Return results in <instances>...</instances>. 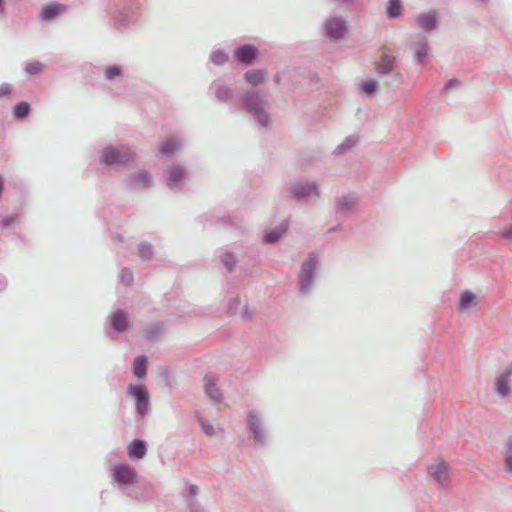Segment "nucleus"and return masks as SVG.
I'll list each match as a JSON object with an SVG mask.
<instances>
[{
  "label": "nucleus",
  "mask_w": 512,
  "mask_h": 512,
  "mask_svg": "<svg viewBox=\"0 0 512 512\" xmlns=\"http://www.w3.org/2000/svg\"><path fill=\"white\" fill-rule=\"evenodd\" d=\"M204 390L206 395L214 402L220 403L223 400V395L214 379L208 375L204 377Z\"/></svg>",
  "instance_id": "4be33fe9"
},
{
  "label": "nucleus",
  "mask_w": 512,
  "mask_h": 512,
  "mask_svg": "<svg viewBox=\"0 0 512 512\" xmlns=\"http://www.w3.org/2000/svg\"><path fill=\"white\" fill-rule=\"evenodd\" d=\"M402 0H388L386 4V15L389 19H397L403 14Z\"/></svg>",
  "instance_id": "bb28decb"
},
{
  "label": "nucleus",
  "mask_w": 512,
  "mask_h": 512,
  "mask_svg": "<svg viewBox=\"0 0 512 512\" xmlns=\"http://www.w3.org/2000/svg\"><path fill=\"white\" fill-rule=\"evenodd\" d=\"M416 26L426 32L430 33L438 28L439 19L436 9H431L426 12L419 13L415 18Z\"/></svg>",
  "instance_id": "ddd939ff"
},
{
  "label": "nucleus",
  "mask_w": 512,
  "mask_h": 512,
  "mask_svg": "<svg viewBox=\"0 0 512 512\" xmlns=\"http://www.w3.org/2000/svg\"><path fill=\"white\" fill-rule=\"evenodd\" d=\"M504 469L507 473H512V438H509L506 444Z\"/></svg>",
  "instance_id": "4c0bfd02"
},
{
  "label": "nucleus",
  "mask_w": 512,
  "mask_h": 512,
  "mask_svg": "<svg viewBox=\"0 0 512 512\" xmlns=\"http://www.w3.org/2000/svg\"><path fill=\"white\" fill-rule=\"evenodd\" d=\"M342 229L341 225H336L328 230L329 233H334Z\"/></svg>",
  "instance_id": "6e6d98bb"
},
{
  "label": "nucleus",
  "mask_w": 512,
  "mask_h": 512,
  "mask_svg": "<svg viewBox=\"0 0 512 512\" xmlns=\"http://www.w3.org/2000/svg\"><path fill=\"white\" fill-rule=\"evenodd\" d=\"M267 76V71L265 69H252L248 70L243 74V79L253 85L257 86L261 84Z\"/></svg>",
  "instance_id": "393cba45"
},
{
  "label": "nucleus",
  "mask_w": 512,
  "mask_h": 512,
  "mask_svg": "<svg viewBox=\"0 0 512 512\" xmlns=\"http://www.w3.org/2000/svg\"><path fill=\"white\" fill-rule=\"evenodd\" d=\"M138 255L142 260H151L154 256V248L153 246L148 242H140L138 244Z\"/></svg>",
  "instance_id": "72a5a7b5"
},
{
  "label": "nucleus",
  "mask_w": 512,
  "mask_h": 512,
  "mask_svg": "<svg viewBox=\"0 0 512 512\" xmlns=\"http://www.w3.org/2000/svg\"><path fill=\"white\" fill-rule=\"evenodd\" d=\"M211 222L213 224H218V225H222V226H227V225H232L233 224V221H232V218L231 217H223V218H219L217 222L211 220Z\"/></svg>",
  "instance_id": "8fccbe9b"
},
{
  "label": "nucleus",
  "mask_w": 512,
  "mask_h": 512,
  "mask_svg": "<svg viewBox=\"0 0 512 512\" xmlns=\"http://www.w3.org/2000/svg\"><path fill=\"white\" fill-rule=\"evenodd\" d=\"M289 228V223L287 220L281 222L278 226L266 230L262 237V242L264 244H276L281 238L287 233Z\"/></svg>",
  "instance_id": "f3484780"
},
{
  "label": "nucleus",
  "mask_w": 512,
  "mask_h": 512,
  "mask_svg": "<svg viewBox=\"0 0 512 512\" xmlns=\"http://www.w3.org/2000/svg\"><path fill=\"white\" fill-rule=\"evenodd\" d=\"M512 376V372L508 367L505 368L504 372L497 377L496 380V392L501 397H507L510 394L509 378Z\"/></svg>",
  "instance_id": "b1692460"
},
{
  "label": "nucleus",
  "mask_w": 512,
  "mask_h": 512,
  "mask_svg": "<svg viewBox=\"0 0 512 512\" xmlns=\"http://www.w3.org/2000/svg\"><path fill=\"white\" fill-rule=\"evenodd\" d=\"M475 299H476V296L473 292L468 291V290L463 291L460 294L459 308L461 310L468 309L473 304Z\"/></svg>",
  "instance_id": "c9c22d12"
},
{
  "label": "nucleus",
  "mask_w": 512,
  "mask_h": 512,
  "mask_svg": "<svg viewBox=\"0 0 512 512\" xmlns=\"http://www.w3.org/2000/svg\"><path fill=\"white\" fill-rule=\"evenodd\" d=\"M332 1L339 5L348 6V5L354 4L357 0H332Z\"/></svg>",
  "instance_id": "603ef678"
},
{
  "label": "nucleus",
  "mask_w": 512,
  "mask_h": 512,
  "mask_svg": "<svg viewBox=\"0 0 512 512\" xmlns=\"http://www.w3.org/2000/svg\"><path fill=\"white\" fill-rule=\"evenodd\" d=\"M136 152L126 144L108 145L99 152V161L106 166H126L135 160Z\"/></svg>",
  "instance_id": "20e7f679"
},
{
  "label": "nucleus",
  "mask_w": 512,
  "mask_h": 512,
  "mask_svg": "<svg viewBox=\"0 0 512 512\" xmlns=\"http://www.w3.org/2000/svg\"><path fill=\"white\" fill-rule=\"evenodd\" d=\"M398 61L395 55L390 53H382L375 62V72L379 77L391 74L397 70Z\"/></svg>",
  "instance_id": "4468645a"
},
{
  "label": "nucleus",
  "mask_w": 512,
  "mask_h": 512,
  "mask_svg": "<svg viewBox=\"0 0 512 512\" xmlns=\"http://www.w3.org/2000/svg\"><path fill=\"white\" fill-rule=\"evenodd\" d=\"M383 78V84L390 89H396L403 83L404 77L400 71H395L391 74L385 75Z\"/></svg>",
  "instance_id": "c85d7f7f"
},
{
  "label": "nucleus",
  "mask_w": 512,
  "mask_h": 512,
  "mask_svg": "<svg viewBox=\"0 0 512 512\" xmlns=\"http://www.w3.org/2000/svg\"><path fill=\"white\" fill-rule=\"evenodd\" d=\"M178 147L179 142L175 138H170L161 145L160 151L164 155H173Z\"/></svg>",
  "instance_id": "e433bc0d"
},
{
  "label": "nucleus",
  "mask_w": 512,
  "mask_h": 512,
  "mask_svg": "<svg viewBox=\"0 0 512 512\" xmlns=\"http://www.w3.org/2000/svg\"><path fill=\"white\" fill-rule=\"evenodd\" d=\"M148 359L145 355L138 356L133 362V374L135 377L141 379L147 374Z\"/></svg>",
  "instance_id": "cd10ccee"
},
{
  "label": "nucleus",
  "mask_w": 512,
  "mask_h": 512,
  "mask_svg": "<svg viewBox=\"0 0 512 512\" xmlns=\"http://www.w3.org/2000/svg\"><path fill=\"white\" fill-rule=\"evenodd\" d=\"M359 138L356 135H350L345 138L333 151L334 155L341 156L348 153L353 147L358 144Z\"/></svg>",
  "instance_id": "a878e982"
},
{
  "label": "nucleus",
  "mask_w": 512,
  "mask_h": 512,
  "mask_svg": "<svg viewBox=\"0 0 512 512\" xmlns=\"http://www.w3.org/2000/svg\"><path fill=\"white\" fill-rule=\"evenodd\" d=\"M247 428L252 433L254 441L261 446L268 442V434L263 426V419L256 410H249L246 420Z\"/></svg>",
  "instance_id": "6e6552de"
},
{
  "label": "nucleus",
  "mask_w": 512,
  "mask_h": 512,
  "mask_svg": "<svg viewBox=\"0 0 512 512\" xmlns=\"http://www.w3.org/2000/svg\"><path fill=\"white\" fill-rule=\"evenodd\" d=\"M240 317L244 320L250 321L252 319V314L247 305L241 308Z\"/></svg>",
  "instance_id": "de8ad7c7"
},
{
  "label": "nucleus",
  "mask_w": 512,
  "mask_h": 512,
  "mask_svg": "<svg viewBox=\"0 0 512 512\" xmlns=\"http://www.w3.org/2000/svg\"><path fill=\"white\" fill-rule=\"evenodd\" d=\"M19 218L18 214H12L8 216H3L1 218L0 224L3 228L10 227L13 223H15Z\"/></svg>",
  "instance_id": "79ce46f5"
},
{
  "label": "nucleus",
  "mask_w": 512,
  "mask_h": 512,
  "mask_svg": "<svg viewBox=\"0 0 512 512\" xmlns=\"http://www.w3.org/2000/svg\"><path fill=\"white\" fill-rule=\"evenodd\" d=\"M106 13L110 26L124 32L138 23L141 15L140 4L137 0H110Z\"/></svg>",
  "instance_id": "f257e3e1"
},
{
  "label": "nucleus",
  "mask_w": 512,
  "mask_h": 512,
  "mask_svg": "<svg viewBox=\"0 0 512 512\" xmlns=\"http://www.w3.org/2000/svg\"><path fill=\"white\" fill-rule=\"evenodd\" d=\"M119 278H120V282L122 284L126 285V286L131 285L133 283V280H134L133 273L127 267H124L121 270Z\"/></svg>",
  "instance_id": "ea45409f"
},
{
  "label": "nucleus",
  "mask_w": 512,
  "mask_h": 512,
  "mask_svg": "<svg viewBox=\"0 0 512 512\" xmlns=\"http://www.w3.org/2000/svg\"><path fill=\"white\" fill-rule=\"evenodd\" d=\"M127 395L132 397L135 401L137 417L144 418L150 413V393L144 384H129L127 387Z\"/></svg>",
  "instance_id": "423d86ee"
},
{
  "label": "nucleus",
  "mask_w": 512,
  "mask_h": 512,
  "mask_svg": "<svg viewBox=\"0 0 512 512\" xmlns=\"http://www.w3.org/2000/svg\"><path fill=\"white\" fill-rule=\"evenodd\" d=\"M195 417L201 429L207 436H214L216 434L214 426L210 422H208L200 412H196Z\"/></svg>",
  "instance_id": "f704fd0d"
},
{
  "label": "nucleus",
  "mask_w": 512,
  "mask_h": 512,
  "mask_svg": "<svg viewBox=\"0 0 512 512\" xmlns=\"http://www.w3.org/2000/svg\"><path fill=\"white\" fill-rule=\"evenodd\" d=\"M239 304H240V298L239 297H234V298L230 299V301L228 303V311L231 314H236V309H237Z\"/></svg>",
  "instance_id": "a18cd8bd"
},
{
  "label": "nucleus",
  "mask_w": 512,
  "mask_h": 512,
  "mask_svg": "<svg viewBox=\"0 0 512 512\" xmlns=\"http://www.w3.org/2000/svg\"><path fill=\"white\" fill-rule=\"evenodd\" d=\"M211 88L214 89L215 97L220 102L231 103L234 98L233 89L220 81H213Z\"/></svg>",
  "instance_id": "6ab92c4d"
},
{
  "label": "nucleus",
  "mask_w": 512,
  "mask_h": 512,
  "mask_svg": "<svg viewBox=\"0 0 512 512\" xmlns=\"http://www.w3.org/2000/svg\"><path fill=\"white\" fill-rule=\"evenodd\" d=\"M507 367L509 368V370L512 372V361L507 365Z\"/></svg>",
  "instance_id": "bf43d9fd"
},
{
  "label": "nucleus",
  "mask_w": 512,
  "mask_h": 512,
  "mask_svg": "<svg viewBox=\"0 0 512 512\" xmlns=\"http://www.w3.org/2000/svg\"><path fill=\"white\" fill-rule=\"evenodd\" d=\"M30 110V104L26 101H21L14 106L13 116L16 120H23L29 115Z\"/></svg>",
  "instance_id": "7c9ffc66"
},
{
  "label": "nucleus",
  "mask_w": 512,
  "mask_h": 512,
  "mask_svg": "<svg viewBox=\"0 0 512 512\" xmlns=\"http://www.w3.org/2000/svg\"><path fill=\"white\" fill-rule=\"evenodd\" d=\"M187 492L190 496H196L199 492V488L195 484H189L187 486Z\"/></svg>",
  "instance_id": "3c124183"
},
{
  "label": "nucleus",
  "mask_w": 512,
  "mask_h": 512,
  "mask_svg": "<svg viewBox=\"0 0 512 512\" xmlns=\"http://www.w3.org/2000/svg\"><path fill=\"white\" fill-rule=\"evenodd\" d=\"M240 103L260 128H268L270 126L271 118L267 111L268 103L257 89L246 90L240 96Z\"/></svg>",
  "instance_id": "f03ea898"
},
{
  "label": "nucleus",
  "mask_w": 512,
  "mask_h": 512,
  "mask_svg": "<svg viewBox=\"0 0 512 512\" xmlns=\"http://www.w3.org/2000/svg\"><path fill=\"white\" fill-rule=\"evenodd\" d=\"M260 55L258 47L253 44H243L236 47L233 51L234 59L243 66L254 65Z\"/></svg>",
  "instance_id": "f8f14e48"
},
{
  "label": "nucleus",
  "mask_w": 512,
  "mask_h": 512,
  "mask_svg": "<svg viewBox=\"0 0 512 512\" xmlns=\"http://www.w3.org/2000/svg\"><path fill=\"white\" fill-rule=\"evenodd\" d=\"M65 10H66V6L64 4H60V3L45 4L41 9L39 17L42 21H46V22L52 21V20H55Z\"/></svg>",
  "instance_id": "aec40b11"
},
{
  "label": "nucleus",
  "mask_w": 512,
  "mask_h": 512,
  "mask_svg": "<svg viewBox=\"0 0 512 512\" xmlns=\"http://www.w3.org/2000/svg\"><path fill=\"white\" fill-rule=\"evenodd\" d=\"M152 182L151 173L145 169L127 175L124 180L126 188L132 191L147 190L151 187Z\"/></svg>",
  "instance_id": "9d476101"
},
{
  "label": "nucleus",
  "mask_w": 512,
  "mask_h": 512,
  "mask_svg": "<svg viewBox=\"0 0 512 512\" xmlns=\"http://www.w3.org/2000/svg\"><path fill=\"white\" fill-rule=\"evenodd\" d=\"M320 259L316 252H310L301 263L297 273V289L300 295L309 296L314 290Z\"/></svg>",
  "instance_id": "7ed1b4c3"
},
{
  "label": "nucleus",
  "mask_w": 512,
  "mask_h": 512,
  "mask_svg": "<svg viewBox=\"0 0 512 512\" xmlns=\"http://www.w3.org/2000/svg\"><path fill=\"white\" fill-rule=\"evenodd\" d=\"M5 0H0V19L5 16Z\"/></svg>",
  "instance_id": "5fc2aeb1"
},
{
  "label": "nucleus",
  "mask_w": 512,
  "mask_h": 512,
  "mask_svg": "<svg viewBox=\"0 0 512 512\" xmlns=\"http://www.w3.org/2000/svg\"><path fill=\"white\" fill-rule=\"evenodd\" d=\"M109 322L111 328L117 333H123L129 328L128 314L123 309L115 310L109 316Z\"/></svg>",
  "instance_id": "dca6fc26"
},
{
  "label": "nucleus",
  "mask_w": 512,
  "mask_h": 512,
  "mask_svg": "<svg viewBox=\"0 0 512 512\" xmlns=\"http://www.w3.org/2000/svg\"><path fill=\"white\" fill-rule=\"evenodd\" d=\"M112 478L119 485L124 493L133 499L140 500L142 496L135 491L126 488V486L134 485L138 482L139 475L136 469L126 463H116L111 468Z\"/></svg>",
  "instance_id": "39448f33"
},
{
  "label": "nucleus",
  "mask_w": 512,
  "mask_h": 512,
  "mask_svg": "<svg viewBox=\"0 0 512 512\" xmlns=\"http://www.w3.org/2000/svg\"><path fill=\"white\" fill-rule=\"evenodd\" d=\"M429 474L442 487H446L449 483V465L442 461L438 464L431 465L428 469Z\"/></svg>",
  "instance_id": "a211bd4d"
},
{
  "label": "nucleus",
  "mask_w": 512,
  "mask_h": 512,
  "mask_svg": "<svg viewBox=\"0 0 512 512\" xmlns=\"http://www.w3.org/2000/svg\"><path fill=\"white\" fill-rule=\"evenodd\" d=\"M289 196L297 201L320 197V186L316 181H294L289 187Z\"/></svg>",
  "instance_id": "0eeeda50"
},
{
  "label": "nucleus",
  "mask_w": 512,
  "mask_h": 512,
  "mask_svg": "<svg viewBox=\"0 0 512 512\" xmlns=\"http://www.w3.org/2000/svg\"><path fill=\"white\" fill-rule=\"evenodd\" d=\"M324 35L330 40L343 39L348 31V23L341 16L329 17L323 25Z\"/></svg>",
  "instance_id": "1a4fd4ad"
},
{
  "label": "nucleus",
  "mask_w": 512,
  "mask_h": 512,
  "mask_svg": "<svg viewBox=\"0 0 512 512\" xmlns=\"http://www.w3.org/2000/svg\"><path fill=\"white\" fill-rule=\"evenodd\" d=\"M127 454L131 459H143L147 454L146 441L139 438L133 439L127 446Z\"/></svg>",
  "instance_id": "412c9836"
},
{
  "label": "nucleus",
  "mask_w": 512,
  "mask_h": 512,
  "mask_svg": "<svg viewBox=\"0 0 512 512\" xmlns=\"http://www.w3.org/2000/svg\"><path fill=\"white\" fill-rule=\"evenodd\" d=\"M210 62L216 66H223L229 60V55L222 49L212 51L209 58Z\"/></svg>",
  "instance_id": "473e14b6"
},
{
  "label": "nucleus",
  "mask_w": 512,
  "mask_h": 512,
  "mask_svg": "<svg viewBox=\"0 0 512 512\" xmlns=\"http://www.w3.org/2000/svg\"><path fill=\"white\" fill-rule=\"evenodd\" d=\"M113 239L115 241H118V242H122L123 241V237L120 234L113 235Z\"/></svg>",
  "instance_id": "4d7b16f0"
},
{
  "label": "nucleus",
  "mask_w": 512,
  "mask_h": 512,
  "mask_svg": "<svg viewBox=\"0 0 512 512\" xmlns=\"http://www.w3.org/2000/svg\"><path fill=\"white\" fill-rule=\"evenodd\" d=\"M123 76V68L121 65L114 64L104 69V77L108 81H115Z\"/></svg>",
  "instance_id": "2f4dec72"
},
{
  "label": "nucleus",
  "mask_w": 512,
  "mask_h": 512,
  "mask_svg": "<svg viewBox=\"0 0 512 512\" xmlns=\"http://www.w3.org/2000/svg\"><path fill=\"white\" fill-rule=\"evenodd\" d=\"M499 235L503 239L511 240L512 239V225L505 228L504 230L499 232Z\"/></svg>",
  "instance_id": "09e8293b"
},
{
  "label": "nucleus",
  "mask_w": 512,
  "mask_h": 512,
  "mask_svg": "<svg viewBox=\"0 0 512 512\" xmlns=\"http://www.w3.org/2000/svg\"><path fill=\"white\" fill-rule=\"evenodd\" d=\"M460 85V80H458L457 78H451L444 84L442 91L447 93L451 89L460 87Z\"/></svg>",
  "instance_id": "37998d69"
},
{
  "label": "nucleus",
  "mask_w": 512,
  "mask_h": 512,
  "mask_svg": "<svg viewBox=\"0 0 512 512\" xmlns=\"http://www.w3.org/2000/svg\"><path fill=\"white\" fill-rule=\"evenodd\" d=\"M7 286V280L3 275H0V292L3 291Z\"/></svg>",
  "instance_id": "864d4df0"
},
{
  "label": "nucleus",
  "mask_w": 512,
  "mask_h": 512,
  "mask_svg": "<svg viewBox=\"0 0 512 512\" xmlns=\"http://www.w3.org/2000/svg\"><path fill=\"white\" fill-rule=\"evenodd\" d=\"M187 170L180 164H172L167 167L163 179L167 187L172 191L181 190V182L186 179Z\"/></svg>",
  "instance_id": "9b49d317"
},
{
  "label": "nucleus",
  "mask_w": 512,
  "mask_h": 512,
  "mask_svg": "<svg viewBox=\"0 0 512 512\" xmlns=\"http://www.w3.org/2000/svg\"><path fill=\"white\" fill-rule=\"evenodd\" d=\"M221 261L228 272L233 271V269L235 268V266L237 264L236 257L231 252L224 253L221 257Z\"/></svg>",
  "instance_id": "58836bf2"
},
{
  "label": "nucleus",
  "mask_w": 512,
  "mask_h": 512,
  "mask_svg": "<svg viewBox=\"0 0 512 512\" xmlns=\"http://www.w3.org/2000/svg\"><path fill=\"white\" fill-rule=\"evenodd\" d=\"M430 53V46L428 40L424 37L415 46L413 60L418 65L426 63L427 57Z\"/></svg>",
  "instance_id": "5701e85b"
},
{
  "label": "nucleus",
  "mask_w": 512,
  "mask_h": 512,
  "mask_svg": "<svg viewBox=\"0 0 512 512\" xmlns=\"http://www.w3.org/2000/svg\"><path fill=\"white\" fill-rule=\"evenodd\" d=\"M42 64L38 61H34V62H29L26 67H25V71L29 74V75H36V74H39L41 73L42 71Z\"/></svg>",
  "instance_id": "a19ab883"
},
{
  "label": "nucleus",
  "mask_w": 512,
  "mask_h": 512,
  "mask_svg": "<svg viewBox=\"0 0 512 512\" xmlns=\"http://www.w3.org/2000/svg\"><path fill=\"white\" fill-rule=\"evenodd\" d=\"M378 90L379 84L375 79H367L360 84V92L367 97L376 95Z\"/></svg>",
  "instance_id": "c756f323"
},
{
  "label": "nucleus",
  "mask_w": 512,
  "mask_h": 512,
  "mask_svg": "<svg viewBox=\"0 0 512 512\" xmlns=\"http://www.w3.org/2000/svg\"><path fill=\"white\" fill-rule=\"evenodd\" d=\"M478 4L484 5L489 2V0H476Z\"/></svg>",
  "instance_id": "13d9d810"
},
{
  "label": "nucleus",
  "mask_w": 512,
  "mask_h": 512,
  "mask_svg": "<svg viewBox=\"0 0 512 512\" xmlns=\"http://www.w3.org/2000/svg\"><path fill=\"white\" fill-rule=\"evenodd\" d=\"M160 328L161 327L158 324H153V325L149 326L146 330L148 339L154 340L157 337V335L159 334Z\"/></svg>",
  "instance_id": "c03bdc74"
},
{
  "label": "nucleus",
  "mask_w": 512,
  "mask_h": 512,
  "mask_svg": "<svg viewBox=\"0 0 512 512\" xmlns=\"http://www.w3.org/2000/svg\"><path fill=\"white\" fill-rule=\"evenodd\" d=\"M12 91V87L10 84L3 83L0 85V98L4 96H8Z\"/></svg>",
  "instance_id": "49530a36"
},
{
  "label": "nucleus",
  "mask_w": 512,
  "mask_h": 512,
  "mask_svg": "<svg viewBox=\"0 0 512 512\" xmlns=\"http://www.w3.org/2000/svg\"><path fill=\"white\" fill-rule=\"evenodd\" d=\"M358 197L354 193L341 195L335 198V212L336 214L346 215L357 204Z\"/></svg>",
  "instance_id": "2eb2a0df"
}]
</instances>
